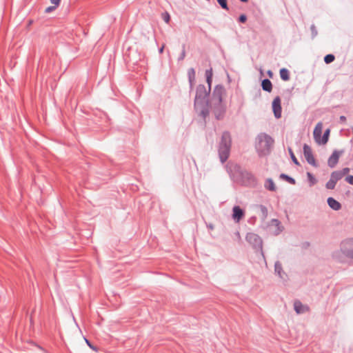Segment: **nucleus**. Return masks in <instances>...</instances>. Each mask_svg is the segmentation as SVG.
<instances>
[{"instance_id": "20", "label": "nucleus", "mask_w": 353, "mask_h": 353, "mask_svg": "<svg viewBox=\"0 0 353 353\" xmlns=\"http://www.w3.org/2000/svg\"><path fill=\"white\" fill-rule=\"evenodd\" d=\"M188 80L190 83V89L193 88V83L195 80V70L194 68H190L188 71Z\"/></svg>"}, {"instance_id": "41", "label": "nucleus", "mask_w": 353, "mask_h": 353, "mask_svg": "<svg viewBox=\"0 0 353 353\" xmlns=\"http://www.w3.org/2000/svg\"><path fill=\"white\" fill-rule=\"evenodd\" d=\"M339 119H340V121H341V122H343H343H345V121H346V117H345V116H343V115H342V116H341V117H340V118H339Z\"/></svg>"}, {"instance_id": "4", "label": "nucleus", "mask_w": 353, "mask_h": 353, "mask_svg": "<svg viewBox=\"0 0 353 353\" xmlns=\"http://www.w3.org/2000/svg\"><path fill=\"white\" fill-rule=\"evenodd\" d=\"M256 140V148L260 154H268L274 143V139L265 133H261L257 136Z\"/></svg>"}, {"instance_id": "23", "label": "nucleus", "mask_w": 353, "mask_h": 353, "mask_svg": "<svg viewBox=\"0 0 353 353\" xmlns=\"http://www.w3.org/2000/svg\"><path fill=\"white\" fill-rule=\"evenodd\" d=\"M330 177L334 179L335 181L338 182L341 180L343 176L340 170H336L331 173Z\"/></svg>"}, {"instance_id": "16", "label": "nucleus", "mask_w": 353, "mask_h": 353, "mask_svg": "<svg viewBox=\"0 0 353 353\" xmlns=\"http://www.w3.org/2000/svg\"><path fill=\"white\" fill-rule=\"evenodd\" d=\"M264 187L265 189H267L270 191H272V192H274L276 190V185H275L273 180L270 178L267 179L265 180V182L264 183Z\"/></svg>"}, {"instance_id": "22", "label": "nucleus", "mask_w": 353, "mask_h": 353, "mask_svg": "<svg viewBox=\"0 0 353 353\" xmlns=\"http://www.w3.org/2000/svg\"><path fill=\"white\" fill-rule=\"evenodd\" d=\"M330 133V129H327L324 132L323 136L321 137V139L319 144L324 145V144H326L327 143L328 139H329Z\"/></svg>"}, {"instance_id": "15", "label": "nucleus", "mask_w": 353, "mask_h": 353, "mask_svg": "<svg viewBox=\"0 0 353 353\" xmlns=\"http://www.w3.org/2000/svg\"><path fill=\"white\" fill-rule=\"evenodd\" d=\"M261 87L264 91L270 92L272 90V82L268 79H265L261 82Z\"/></svg>"}, {"instance_id": "19", "label": "nucleus", "mask_w": 353, "mask_h": 353, "mask_svg": "<svg viewBox=\"0 0 353 353\" xmlns=\"http://www.w3.org/2000/svg\"><path fill=\"white\" fill-rule=\"evenodd\" d=\"M271 225H274L276 228V231L275 232L276 234H280L283 230V227L281 226L280 221L276 219H272L271 220Z\"/></svg>"}, {"instance_id": "30", "label": "nucleus", "mask_w": 353, "mask_h": 353, "mask_svg": "<svg viewBox=\"0 0 353 353\" xmlns=\"http://www.w3.org/2000/svg\"><path fill=\"white\" fill-rule=\"evenodd\" d=\"M218 3L221 6L223 9L228 10L227 0H216Z\"/></svg>"}, {"instance_id": "5", "label": "nucleus", "mask_w": 353, "mask_h": 353, "mask_svg": "<svg viewBox=\"0 0 353 353\" xmlns=\"http://www.w3.org/2000/svg\"><path fill=\"white\" fill-rule=\"evenodd\" d=\"M246 241L252 245L253 249L256 252L259 251L262 254L263 252V241L261 238L254 232H248L245 236Z\"/></svg>"}, {"instance_id": "34", "label": "nucleus", "mask_w": 353, "mask_h": 353, "mask_svg": "<svg viewBox=\"0 0 353 353\" xmlns=\"http://www.w3.org/2000/svg\"><path fill=\"white\" fill-rule=\"evenodd\" d=\"M163 19L165 23H168L170 22V16L168 12H165L163 14Z\"/></svg>"}, {"instance_id": "2", "label": "nucleus", "mask_w": 353, "mask_h": 353, "mask_svg": "<svg viewBox=\"0 0 353 353\" xmlns=\"http://www.w3.org/2000/svg\"><path fill=\"white\" fill-rule=\"evenodd\" d=\"M332 257L339 262L343 263L345 258L353 259V239H347L340 244V249L332 253Z\"/></svg>"}, {"instance_id": "6", "label": "nucleus", "mask_w": 353, "mask_h": 353, "mask_svg": "<svg viewBox=\"0 0 353 353\" xmlns=\"http://www.w3.org/2000/svg\"><path fill=\"white\" fill-rule=\"evenodd\" d=\"M225 94V89L222 85H216L210 97V104L223 103V97Z\"/></svg>"}, {"instance_id": "7", "label": "nucleus", "mask_w": 353, "mask_h": 353, "mask_svg": "<svg viewBox=\"0 0 353 353\" xmlns=\"http://www.w3.org/2000/svg\"><path fill=\"white\" fill-rule=\"evenodd\" d=\"M344 150H334L332 154L328 158L327 165L331 168H334L339 163L340 156L342 155L344 153Z\"/></svg>"}, {"instance_id": "35", "label": "nucleus", "mask_w": 353, "mask_h": 353, "mask_svg": "<svg viewBox=\"0 0 353 353\" xmlns=\"http://www.w3.org/2000/svg\"><path fill=\"white\" fill-rule=\"evenodd\" d=\"M57 7L58 6H56L55 5L54 6H49V7L46 8L45 12L46 13H50V12L54 11Z\"/></svg>"}, {"instance_id": "38", "label": "nucleus", "mask_w": 353, "mask_h": 353, "mask_svg": "<svg viewBox=\"0 0 353 353\" xmlns=\"http://www.w3.org/2000/svg\"><path fill=\"white\" fill-rule=\"evenodd\" d=\"M340 171H341L343 176H344L345 175L347 174L350 172V170L349 168H344L342 170H341Z\"/></svg>"}, {"instance_id": "28", "label": "nucleus", "mask_w": 353, "mask_h": 353, "mask_svg": "<svg viewBox=\"0 0 353 353\" xmlns=\"http://www.w3.org/2000/svg\"><path fill=\"white\" fill-rule=\"evenodd\" d=\"M307 176L308 181L310 182V186H312V185H314V184L316 183L317 181L315 179V177L313 176L312 174H311L310 172H307Z\"/></svg>"}, {"instance_id": "14", "label": "nucleus", "mask_w": 353, "mask_h": 353, "mask_svg": "<svg viewBox=\"0 0 353 353\" xmlns=\"http://www.w3.org/2000/svg\"><path fill=\"white\" fill-rule=\"evenodd\" d=\"M327 202L329 207L334 210H339L341 208V204L332 197H329Z\"/></svg>"}, {"instance_id": "10", "label": "nucleus", "mask_w": 353, "mask_h": 353, "mask_svg": "<svg viewBox=\"0 0 353 353\" xmlns=\"http://www.w3.org/2000/svg\"><path fill=\"white\" fill-rule=\"evenodd\" d=\"M272 110L274 117L279 119L281 117V99L279 97H276L272 101Z\"/></svg>"}, {"instance_id": "44", "label": "nucleus", "mask_w": 353, "mask_h": 353, "mask_svg": "<svg viewBox=\"0 0 353 353\" xmlns=\"http://www.w3.org/2000/svg\"><path fill=\"white\" fill-rule=\"evenodd\" d=\"M163 49H164V46H163L161 48H159V52L160 54L163 53Z\"/></svg>"}, {"instance_id": "32", "label": "nucleus", "mask_w": 353, "mask_h": 353, "mask_svg": "<svg viewBox=\"0 0 353 353\" xmlns=\"http://www.w3.org/2000/svg\"><path fill=\"white\" fill-rule=\"evenodd\" d=\"M242 176L243 177H246L249 180H251V181H254V176L251 173H250L248 172H243L242 173Z\"/></svg>"}, {"instance_id": "1", "label": "nucleus", "mask_w": 353, "mask_h": 353, "mask_svg": "<svg viewBox=\"0 0 353 353\" xmlns=\"http://www.w3.org/2000/svg\"><path fill=\"white\" fill-rule=\"evenodd\" d=\"M210 90L204 85L200 84L196 87L194 106L196 112L203 119L209 115L210 110Z\"/></svg>"}, {"instance_id": "25", "label": "nucleus", "mask_w": 353, "mask_h": 353, "mask_svg": "<svg viewBox=\"0 0 353 353\" xmlns=\"http://www.w3.org/2000/svg\"><path fill=\"white\" fill-rule=\"evenodd\" d=\"M259 208L261 211V219H262V220L264 221L268 217V208L265 205H260L259 206Z\"/></svg>"}, {"instance_id": "27", "label": "nucleus", "mask_w": 353, "mask_h": 353, "mask_svg": "<svg viewBox=\"0 0 353 353\" xmlns=\"http://www.w3.org/2000/svg\"><path fill=\"white\" fill-rule=\"evenodd\" d=\"M335 59V57L332 54H328L324 57V61L325 63L329 64L332 63Z\"/></svg>"}, {"instance_id": "21", "label": "nucleus", "mask_w": 353, "mask_h": 353, "mask_svg": "<svg viewBox=\"0 0 353 353\" xmlns=\"http://www.w3.org/2000/svg\"><path fill=\"white\" fill-rule=\"evenodd\" d=\"M280 77L283 81H288L290 79V72L286 68H281L280 70Z\"/></svg>"}, {"instance_id": "43", "label": "nucleus", "mask_w": 353, "mask_h": 353, "mask_svg": "<svg viewBox=\"0 0 353 353\" xmlns=\"http://www.w3.org/2000/svg\"><path fill=\"white\" fill-rule=\"evenodd\" d=\"M207 227L210 229V230H213L214 229V225L212 224V223H209L207 225Z\"/></svg>"}, {"instance_id": "36", "label": "nucleus", "mask_w": 353, "mask_h": 353, "mask_svg": "<svg viewBox=\"0 0 353 353\" xmlns=\"http://www.w3.org/2000/svg\"><path fill=\"white\" fill-rule=\"evenodd\" d=\"M238 20L240 23H245L247 21V16L244 14H242L239 16Z\"/></svg>"}, {"instance_id": "8", "label": "nucleus", "mask_w": 353, "mask_h": 353, "mask_svg": "<svg viewBox=\"0 0 353 353\" xmlns=\"http://www.w3.org/2000/svg\"><path fill=\"white\" fill-rule=\"evenodd\" d=\"M210 108H213V112L215 118L217 120L223 119L225 112V105L223 103L220 104H210Z\"/></svg>"}, {"instance_id": "12", "label": "nucleus", "mask_w": 353, "mask_h": 353, "mask_svg": "<svg viewBox=\"0 0 353 353\" xmlns=\"http://www.w3.org/2000/svg\"><path fill=\"white\" fill-rule=\"evenodd\" d=\"M274 273L278 275V276L283 280L286 281L288 279L287 274L283 271L282 264L280 261H277L274 263Z\"/></svg>"}, {"instance_id": "42", "label": "nucleus", "mask_w": 353, "mask_h": 353, "mask_svg": "<svg viewBox=\"0 0 353 353\" xmlns=\"http://www.w3.org/2000/svg\"><path fill=\"white\" fill-rule=\"evenodd\" d=\"M267 74H268V75L270 77H271V78H272V76H273V72H272L271 70H268V71L267 72Z\"/></svg>"}, {"instance_id": "40", "label": "nucleus", "mask_w": 353, "mask_h": 353, "mask_svg": "<svg viewBox=\"0 0 353 353\" xmlns=\"http://www.w3.org/2000/svg\"><path fill=\"white\" fill-rule=\"evenodd\" d=\"M51 3L55 5L56 6H59L61 2V0H50Z\"/></svg>"}, {"instance_id": "9", "label": "nucleus", "mask_w": 353, "mask_h": 353, "mask_svg": "<svg viewBox=\"0 0 353 353\" xmlns=\"http://www.w3.org/2000/svg\"><path fill=\"white\" fill-rule=\"evenodd\" d=\"M303 150V154H304V157H305L307 162L309 164L312 165V166L317 167V164H316L315 159L313 156L311 148L308 145L304 144Z\"/></svg>"}, {"instance_id": "17", "label": "nucleus", "mask_w": 353, "mask_h": 353, "mask_svg": "<svg viewBox=\"0 0 353 353\" xmlns=\"http://www.w3.org/2000/svg\"><path fill=\"white\" fill-rule=\"evenodd\" d=\"M294 309L297 314H302L305 312V306L301 301L297 300L294 303Z\"/></svg>"}, {"instance_id": "29", "label": "nucleus", "mask_w": 353, "mask_h": 353, "mask_svg": "<svg viewBox=\"0 0 353 353\" xmlns=\"http://www.w3.org/2000/svg\"><path fill=\"white\" fill-rule=\"evenodd\" d=\"M288 152H289V154L290 155V157L292 159V161H293V163L297 165H299L300 163L299 162V161L297 160V159L296 158L291 148H288Z\"/></svg>"}, {"instance_id": "24", "label": "nucleus", "mask_w": 353, "mask_h": 353, "mask_svg": "<svg viewBox=\"0 0 353 353\" xmlns=\"http://www.w3.org/2000/svg\"><path fill=\"white\" fill-rule=\"evenodd\" d=\"M280 178L282 179L285 180L287 182H288L289 183H290L292 185H295L296 184L295 179L294 178L288 176V174L282 173V174H280Z\"/></svg>"}, {"instance_id": "33", "label": "nucleus", "mask_w": 353, "mask_h": 353, "mask_svg": "<svg viewBox=\"0 0 353 353\" xmlns=\"http://www.w3.org/2000/svg\"><path fill=\"white\" fill-rule=\"evenodd\" d=\"M185 57V45H183V49H182L180 56L178 58V61H183Z\"/></svg>"}, {"instance_id": "11", "label": "nucleus", "mask_w": 353, "mask_h": 353, "mask_svg": "<svg viewBox=\"0 0 353 353\" xmlns=\"http://www.w3.org/2000/svg\"><path fill=\"white\" fill-rule=\"evenodd\" d=\"M245 216L244 210L239 205H234L232 208V219L236 223H239Z\"/></svg>"}, {"instance_id": "3", "label": "nucleus", "mask_w": 353, "mask_h": 353, "mask_svg": "<svg viewBox=\"0 0 353 353\" xmlns=\"http://www.w3.org/2000/svg\"><path fill=\"white\" fill-rule=\"evenodd\" d=\"M230 134L225 131L222 134L221 141L219 145V155L222 163H225L229 157L231 148Z\"/></svg>"}, {"instance_id": "37", "label": "nucleus", "mask_w": 353, "mask_h": 353, "mask_svg": "<svg viewBox=\"0 0 353 353\" xmlns=\"http://www.w3.org/2000/svg\"><path fill=\"white\" fill-rule=\"evenodd\" d=\"M345 181L350 185H353V175H349L345 177Z\"/></svg>"}, {"instance_id": "31", "label": "nucleus", "mask_w": 353, "mask_h": 353, "mask_svg": "<svg viewBox=\"0 0 353 353\" xmlns=\"http://www.w3.org/2000/svg\"><path fill=\"white\" fill-rule=\"evenodd\" d=\"M310 30H311V32H312V38L314 39L318 34V32H317L316 28V26L314 24H312L310 26Z\"/></svg>"}, {"instance_id": "26", "label": "nucleus", "mask_w": 353, "mask_h": 353, "mask_svg": "<svg viewBox=\"0 0 353 353\" xmlns=\"http://www.w3.org/2000/svg\"><path fill=\"white\" fill-rule=\"evenodd\" d=\"M336 183V181H335L330 177V180L325 184V188L328 190H334L335 188Z\"/></svg>"}, {"instance_id": "13", "label": "nucleus", "mask_w": 353, "mask_h": 353, "mask_svg": "<svg viewBox=\"0 0 353 353\" xmlns=\"http://www.w3.org/2000/svg\"><path fill=\"white\" fill-rule=\"evenodd\" d=\"M321 133H322V123H318L314 130V138L317 143L319 144L321 139Z\"/></svg>"}, {"instance_id": "45", "label": "nucleus", "mask_w": 353, "mask_h": 353, "mask_svg": "<svg viewBox=\"0 0 353 353\" xmlns=\"http://www.w3.org/2000/svg\"><path fill=\"white\" fill-rule=\"evenodd\" d=\"M242 2H247L248 0H240Z\"/></svg>"}, {"instance_id": "18", "label": "nucleus", "mask_w": 353, "mask_h": 353, "mask_svg": "<svg viewBox=\"0 0 353 353\" xmlns=\"http://www.w3.org/2000/svg\"><path fill=\"white\" fill-rule=\"evenodd\" d=\"M212 69L210 68L209 70H205V77H206V82L208 83V89L211 90V85L212 82Z\"/></svg>"}, {"instance_id": "39", "label": "nucleus", "mask_w": 353, "mask_h": 353, "mask_svg": "<svg viewBox=\"0 0 353 353\" xmlns=\"http://www.w3.org/2000/svg\"><path fill=\"white\" fill-rule=\"evenodd\" d=\"M85 343L88 344V345L92 350L97 351V347H94V345H92V343L90 342L89 340H88L87 339H85Z\"/></svg>"}]
</instances>
